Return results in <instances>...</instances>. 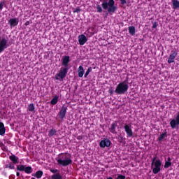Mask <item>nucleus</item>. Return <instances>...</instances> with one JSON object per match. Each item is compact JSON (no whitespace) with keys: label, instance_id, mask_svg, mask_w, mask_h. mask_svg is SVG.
<instances>
[{"label":"nucleus","instance_id":"obj_1","mask_svg":"<svg viewBox=\"0 0 179 179\" xmlns=\"http://www.w3.org/2000/svg\"><path fill=\"white\" fill-rule=\"evenodd\" d=\"M71 157V154L68 152L61 153L58 155V157L56 158V161L57 162V164L59 166L66 167V166H71V164L73 163Z\"/></svg>","mask_w":179,"mask_h":179},{"label":"nucleus","instance_id":"obj_2","mask_svg":"<svg viewBox=\"0 0 179 179\" xmlns=\"http://www.w3.org/2000/svg\"><path fill=\"white\" fill-rule=\"evenodd\" d=\"M101 6L104 10H107L108 13L113 15V13H115L117 8L115 6V1L114 0H103Z\"/></svg>","mask_w":179,"mask_h":179},{"label":"nucleus","instance_id":"obj_3","mask_svg":"<svg viewBox=\"0 0 179 179\" xmlns=\"http://www.w3.org/2000/svg\"><path fill=\"white\" fill-rule=\"evenodd\" d=\"M129 85H128V78H126L125 81L120 83L115 90L116 94H124L126 92H128Z\"/></svg>","mask_w":179,"mask_h":179},{"label":"nucleus","instance_id":"obj_4","mask_svg":"<svg viewBox=\"0 0 179 179\" xmlns=\"http://www.w3.org/2000/svg\"><path fill=\"white\" fill-rule=\"evenodd\" d=\"M66 73H68V68H61L59 73L56 74L55 78L56 80H59L60 79H65L66 78Z\"/></svg>","mask_w":179,"mask_h":179},{"label":"nucleus","instance_id":"obj_5","mask_svg":"<svg viewBox=\"0 0 179 179\" xmlns=\"http://www.w3.org/2000/svg\"><path fill=\"white\" fill-rule=\"evenodd\" d=\"M16 169L17 170V171H24L26 174H31V173H33V168H31V166L17 165Z\"/></svg>","mask_w":179,"mask_h":179},{"label":"nucleus","instance_id":"obj_6","mask_svg":"<svg viewBox=\"0 0 179 179\" xmlns=\"http://www.w3.org/2000/svg\"><path fill=\"white\" fill-rule=\"evenodd\" d=\"M153 166H153L152 168L153 174H159V173H160V170H162V161H160V159L156 160Z\"/></svg>","mask_w":179,"mask_h":179},{"label":"nucleus","instance_id":"obj_7","mask_svg":"<svg viewBox=\"0 0 179 179\" xmlns=\"http://www.w3.org/2000/svg\"><path fill=\"white\" fill-rule=\"evenodd\" d=\"M100 148H110L111 146V141L108 138H103L99 143Z\"/></svg>","mask_w":179,"mask_h":179},{"label":"nucleus","instance_id":"obj_8","mask_svg":"<svg viewBox=\"0 0 179 179\" xmlns=\"http://www.w3.org/2000/svg\"><path fill=\"white\" fill-rule=\"evenodd\" d=\"M124 129L127 135V138H132L134 136V132L132 131V129H131L130 124H124Z\"/></svg>","mask_w":179,"mask_h":179},{"label":"nucleus","instance_id":"obj_9","mask_svg":"<svg viewBox=\"0 0 179 179\" xmlns=\"http://www.w3.org/2000/svg\"><path fill=\"white\" fill-rule=\"evenodd\" d=\"M8 48V40L5 38H2L0 41V54L5 51V49Z\"/></svg>","mask_w":179,"mask_h":179},{"label":"nucleus","instance_id":"obj_10","mask_svg":"<svg viewBox=\"0 0 179 179\" xmlns=\"http://www.w3.org/2000/svg\"><path fill=\"white\" fill-rule=\"evenodd\" d=\"M177 55H178V52L176 50H172L168 59V64H173Z\"/></svg>","mask_w":179,"mask_h":179},{"label":"nucleus","instance_id":"obj_11","mask_svg":"<svg viewBox=\"0 0 179 179\" xmlns=\"http://www.w3.org/2000/svg\"><path fill=\"white\" fill-rule=\"evenodd\" d=\"M68 110V108L63 106L61 110H59L58 115H59V118H60V120H64V118H65V115H66V110Z\"/></svg>","mask_w":179,"mask_h":179},{"label":"nucleus","instance_id":"obj_12","mask_svg":"<svg viewBox=\"0 0 179 179\" xmlns=\"http://www.w3.org/2000/svg\"><path fill=\"white\" fill-rule=\"evenodd\" d=\"M87 41V38H86V36L81 34L78 36V43L80 45H85Z\"/></svg>","mask_w":179,"mask_h":179},{"label":"nucleus","instance_id":"obj_13","mask_svg":"<svg viewBox=\"0 0 179 179\" xmlns=\"http://www.w3.org/2000/svg\"><path fill=\"white\" fill-rule=\"evenodd\" d=\"M117 127H118V122L115 121L110 125V128L109 129L110 132H111V134H117V131H115Z\"/></svg>","mask_w":179,"mask_h":179},{"label":"nucleus","instance_id":"obj_14","mask_svg":"<svg viewBox=\"0 0 179 179\" xmlns=\"http://www.w3.org/2000/svg\"><path fill=\"white\" fill-rule=\"evenodd\" d=\"M8 22L11 27H15V26H17V24H19V19L17 18H11Z\"/></svg>","mask_w":179,"mask_h":179},{"label":"nucleus","instance_id":"obj_15","mask_svg":"<svg viewBox=\"0 0 179 179\" xmlns=\"http://www.w3.org/2000/svg\"><path fill=\"white\" fill-rule=\"evenodd\" d=\"M70 57L69 56H64L62 58V65L63 66H65L66 68V66H68V64H69L70 60Z\"/></svg>","mask_w":179,"mask_h":179},{"label":"nucleus","instance_id":"obj_16","mask_svg":"<svg viewBox=\"0 0 179 179\" xmlns=\"http://www.w3.org/2000/svg\"><path fill=\"white\" fill-rule=\"evenodd\" d=\"M9 159L13 164H17L19 163V157L15 155L9 156Z\"/></svg>","mask_w":179,"mask_h":179},{"label":"nucleus","instance_id":"obj_17","mask_svg":"<svg viewBox=\"0 0 179 179\" xmlns=\"http://www.w3.org/2000/svg\"><path fill=\"white\" fill-rule=\"evenodd\" d=\"M6 132V129L5 128V124L2 122H0V135L4 136Z\"/></svg>","mask_w":179,"mask_h":179},{"label":"nucleus","instance_id":"obj_18","mask_svg":"<svg viewBox=\"0 0 179 179\" xmlns=\"http://www.w3.org/2000/svg\"><path fill=\"white\" fill-rule=\"evenodd\" d=\"M78 78H83V75H85V69H83V66H80L78 67Z\"/></svg>","mask_w":179,"mask_h":179},{"label":"nucleus","instance_id":"obj_19","mask_svg":"<svg viewBox=\"0 0 179 179\" xmlns=\"http://www.w3.org/2000/svg\"><path fill=\"white\" fill-rule=\"evenodd\" d=\"M117 139H118L119 143L122 145V146H125L127 141H125V138H124L122 136H119Z\"/></svg>","mask_w":179,"mask_h":179},{"label":"nucleus","instance_id":"obj_20","mask_svg":"<svg viewBox=\"0 0 179 179\" xmlns=\"http://www.w3.org/2000/svg\"><path fill=\"white\" fill-rule=\"evenodd\" d=\"M172 8L173 9H178L179 8V1L178 0H172Z\"/></svg>","mask_w":179,"mask_h":179},{"label":"nucleus","instance_id":"obj_21","mask_svg":"<svg viewBox=\"0 0 179 179\" xmlns=\"http://www.w3.org/2000/svg\"><path fill=\"white\" fill-rule=\"evenodd\" d=\"M59 99V96H58V95L55 96L54 98L50 101V104H52V106H55V104L58 103Z\"/></svg>","mask_w":179,"mask_h":179},{"label":"nucleus","instance_id":"obj_22","mask_svg":"<svg viewBox=\"0 0 179 179\" xmlns=\"http://www.w3.org/2000/svg\"><path fill=\"white\" fill-rule=\"evenodd\" d=\"M171 166V158L168 157L167 161L165 162L164 169H169Z\"/></svg>","mask_w":179,"mask_h":179},{"label":"nucleus","instance_id":"obj_23","mask_svg":"<svg viewBox=\"0 0 179 179\" xmlns=\"http://www.w3.org/2000/svg\"><path fill=\"white\" fill-rule=\"evenodd\" d=\"M54 135H57V130L55 129H51L49 131L48 136L51 138L52 136H54Z\"/></svg>","mask_w":179,"mask_h":179},{"label":"nucleus","instance_id":"obj_24","mask_svg":"<svg viewBox=\"0 0 179 179\" xmlns=\"http://www.w3.org/2000/svg\"><path fill=\"white\" fill-rule=\"evenodd\" d=\"M43 171H38L36 172L34 177H36V178L40 179L41 177H43Z\"/></svg>","mask_w":179,"mask_h":179},{"label":"nucleus","instance_id":"obj_25","mask_svg":"<svg viewBox=\"0 0 179 179\" xmlns=\"http://www.w3.org/2000/svg\"><path fill=\"white\" fill-rule=\"evenodd\" d=\"M129 33L131 34V36H135V27L131 26L129 27Z\"/></svg>","mask_w":179,"mask_h":179},{"label":"nucleus","instance_id":"obj_26","mask_svg":"<svg viewBox=\"0 0 179 179\" xmlns=\"http://www.w3.org/2000/svg\"><path fill=\"white\" fill-rule=\"evenodd\" d=\"M6 169H10V170H15V164L13 162H9V164H6Z\"/></svg>","mask_w":179,"mask_h":179},{"label":"nucleus","instance_id":"obj_27","mask_svg":"<svg viewBox=\"0 0 179 179\" xmlns=\"http://www.w3.org/2000/svg\"><path fill=\"white\" fill-rule=\"evenodd\" d=\"M164 138H167V132H164L160 134V136L158 137L159 142H161V141L164 139Z\"/></svg>","mask_w":179,"mask_h":179},{"label":"nucleus","instance_id":"obj_28","mask_svg":"<svg viewBox=\"0 0 179 179\" xmlns=\"http://www.w3.org/2000/svg\"><path fill=\"white\" fill-rule=\"evenodd\" d=\"M52 179H62V176L59 173H56L52 176Z\"/></svg>","mask_w":179,"mask_h":179},{"label":"nucleus","instance_id":"obj_29","mask_svg":"<svg viewBox=\"0 0 179 179\" xmlns=\"http://www.w3.org/2000/svg\"><path fill=\"white\" fill-rule=\"evenodd\" d=\"M35 109H36V108L34 107V104L30 103L28 106V110L29 111L33 112V111H34Z\"/></svg>","mask_w":179,"mask_h":179},{"label":"nucleus","instance_id":"obj_30","mask_svg":"<svg viewBox=\"0 0 179 179\" xmlns=\"http://www.w3.org/2000/svg\"><path fill=\"white\" fill-rule=\"evenodd\" d=\"M96 12L98 13H103V8H101V6L100 5H96Z\"/></svg>","mask_w":179,"mask_h":179},{"label":"nucleus","instance_id":"obj_31","mask_svg":"<svg viewBox=\"0 0 179 179\" xmlns=\"http://www.w3.org/2000/svg\"><path fill=\"white\" fill-rule=\"evenodd\" d=\"M93 70V69H92V67H89L87 70V71L85 73V78H87V76H89V74L90 73V72H92V71Z\"/></svg>","mask_w":179,"mask_h":179},{"label":"nucleus","instance_id":"obj_32","mask_svg":"<svg viewBox=\"0 0 179 179\" xmlns=\"http://www.w3.org/2000/svg\"><path fill=\"white\" fill-rule=\"evenodd\" d=\"M5 5V1H1L0 3V10H2L3 9V6Z\"/></svg>","mask_w":179,"mask_h":179},{"label":"nucleus","instance_id":"obj_33","mask_svg":"<svg viewBox=\"0 0 179 179\" xmlns=\"http://www.w3.org/2000/svg\"><path fill=\"white\" fill-rule=\"evenodd\" d=\"M80 12V8L79 7H77L74 10L73 13H79Z\"/></svg>","mask_w":179,"mask_h":179},{"label":"nucleus","instance_id":"obj_34","mask_svg":"<svg viewBox=\"0 0 179 179\" xmlns=\"http://www.w3.org/2000/svg\"><path fill=\"white\" fill-rule=\"evenodd\" d=\"M156 162V157H154L152 160V164H151V169H153V164Z\"/></svg>","mask_w":179,"mask_h":179},{"label":"nucleus","instance_id":"obj_35","mask_svg":"<svg viewBox=\"0 0 179 179\" xmlns=\"http://www.w3.org/2000/svg\"><path fill=\"white\" fill-rule=\"evenodd\" d=\"M116 179H125V176L124 175H118Z\"/></svg>","mask_w":179,"mask_h":179},{"label":"nucleus","instance_id":"obj_36","mask_svg":"<svg viewBox=\"0 0 179 179\" xmlns=\"http://www.w3.org/2000/svg\"><path fill=\"white\" fill-rule=\"evenodd\" d=\"M120 3L122 5H127V0H120Z\"/></svg>","mask_w":179,"mask_h":179},{"label":"nucleus","instance_id":"obj_37","mask_svg":"<svg viewBox=\"0 0 179 179\" xmlns=\"http://www.w3.org/2000/svg\"><path fill=\"white\" fill-rule=\"evenodd\" d=\"M76 139H78V141H82V139H83V136H78Z\"/></svg>","mask_w":179,"mask_h":179},{"label":"nucleus","instance_id":"obj_38","mask_svg":"<svg viewBox=\"0 0 179 179\" xmlns=\"http://www.w3.org/2000/svg\"><path fill=\"white\" fill-rule=\"evenodd\" d=\"M157 27V22H154L152 24V29H156Z\"/></svg>","mask_w":179,"mask_h":179},{"label":"nucleus","instance_id":"obj_39","mask_svg":"<svg viewBox=\"0 0 179 179\" xmlns=\"http://www.w3.org/2000/svg\"><path fill=\"white\" fill-rule=\"evenodd\" d=\"M50 171L53 173H58V169H51Z\"/></svg>","mask_w":179,"mask_h":179},{"label":"nucleus","instance_id":"obj_40","mask_svg":"<svg viewBox=\"0 0 179 179\" xmlns=\"http://www.w3.org/2000/svg\"><path fill=\"white\" fill-rule=\"evenodd\" d=\"M24 24L25 26H29L30 24V21H27Z\"/></svg>","mask_w":179,"mask_h":179},{"label":"nucleus","instance_id":"obj_41","mask_svg":"<svg viewBox=\"0 0 179 179\" xmlns=\"http://www.w3.org/2000/svg\"><path fill=\"white\" fill-rule=\"evenodd\" d=\"M16 176H17V177H20V173L17 172V173H16Z\"/></svg>","mask_w":179,"mask_h":179},{"label":"nucleus","instance_id":"obj_42","mask_svg":"<svg viewBox=\"0 0 179 179\" xmlns=\"http://www.w3.org/2000/svg\"><path fill=\"white\" fill-rule=\"evenodd\" d=\"M109 93H110V94H113V90H110Z\"/></svg>","mask_w":179,"mask_h":179},{"label":"nucleus","instance_id":"obj_43","mask_svg":"<svg viewBox=\"0 0 179 179\" xmlns=\"http://www.w3.org/2000/svg\"><path fill=\"white\" fill-rule=\"evenodd\" d=\"M106 179H113V178L112 177H109V178H108Z\"/></svg>","mask_w":179,"mask_h":179}]
</instances>
